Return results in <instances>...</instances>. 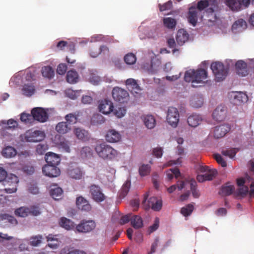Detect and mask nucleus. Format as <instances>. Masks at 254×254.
Instances as JSON below:
<instances>
[{
	"instance_id": "1",
	"label": "nucleus",
	"mask_w": 254,
	"mask_h": 254,
	"mask_svg": "<svg viewBox=\"0 0 254 254\" xmlns=\"http://www.w3.org/2000/svg\"><path fill=\"white\" fill-rule=\"evenodd\" d=\"M207 77V72L202 68H198L195 70L190 69L185 72L184 79L186 82L192 83H200Z\"/></svg>"
},
{
	"instance_id": "2",
	"label": "nucleus",
	"mask_w": 254,
	"mask_h": 254,
	"mask_svg": "<svg viewBox=\"0 0 254 254\" xmlns=\"http://www.w3.org/2000/svg\"><path fill=\"white\" fill-rule=\"evenodd\" d=\"M95 150L99 156L104 159L111 160L118 154L116 150L105 142L97 144Z\"/></svg>"
},
{
	"instance_id": "3",
	"label": "nucleus",
	"mask_w": 254,
	"mask_h": 254,
	"mask_svg": "<svg viewBox=\"0 0 254 254\" xmlns=\"http://www.w3.org/2000/svg\"><path fill=\"white\" fill-rule=\"evenodd\" d=\"M211 69L215 75L217 81L223 80L227 75V69L224 67V64L221 62H216L212 63Z\"/></svg>"
},
{
	"instance_id": "4",
	"label": "nucleus",
	"mask_w": 254,
	"mask_h": 254,
	"mask_svg": "<svg viewBox=\"0 0 254 254\" xmlns=\"http://www.w3.org/2000/svg\"><path fill=\"white\" fill-rule=\"evenodd\" d=\"M148 195H144V199L142 201V204L145 210H148L151 208L155 211H160L162 207V201L161 199L156 197H151L149 198L147 202L146 200Z\"/></svg>"
},
{
	"instance_id": "5",
	"label": "nucleus",
	"mask_w": 254,
	"mask_h": 254,
	"mask_svg": "<svg viewBox=\"0 0 254 254\" xmlns=\"http://www.w3.org/2000/svg\"><path fill=\"white\" fill-rule=\"evenodd\" d=\"M209 7L206 9V12L207 13H213L214 11L218 10V3L217 0H200L197 2V10L201 11L205 8Z\"/></svg>"
},
{
	"instance_id": "6",
	"label": "nucleus",
	"mask_w": 254,
	"mask_h": 254,
	"mask_svg": "<svg viewBox=\"0 0 254 254\" xmlns=\"http://www.w3.org/2000/svg\"><path fill=\"white\" fill-rule=\"evenodd\" d=\"M24 136L27 142H39L44 139L45 134L40 130L30 129L26 131Z\"/></svg>"
},
{
	"instance_id": "7",
	"label": "nucleus",
	"mask_w": 254,
	"mask_h": 254,
	"mask_svg": "<svg viewBox=\"0 0 254 254\" xmlns=\"http://www.w3.org/2000/svg\"><path fill=\"white\" fill-rule=\"evenodd\" d=\"M180 115L178 109L173 107H170L168 109L167 121L173 127L178 126Z\"/></svg>"
},
{
	"instance_id": "8",
	"label": "nucleus",
	"mask_w": 254,
	"mask_h": 254,
	"mask_svg": "<svg viewBox=\"0 0 254 254\" xmlns=\"http://www.w3.org/2000/svg\"><path fill=\"white\" fill-rule=\"evenodd\" d=\"M187 185H189L193 197L197 198L200 196V193L197 189V183L194 179L190 181H181L177 184V188L181 190Z\"/></svg>"
},
{
	"instance_id": "9",
	"label": "nucleus",
	"mask_w": 254,
	"mask_h": 254,
	"mask_svg": "<svg viewBox=\"0 0 254 254\" xmlns=\"http://www.w3.org/2000/svg\"><path fill=\"white\" fill-rule=\"evenodd\" d=\"M112 96L115 101L124 103L127 101L129 94L126 90L119 87H115L112 90Z\"/></svg>"
},
{
	"instance_id": "10",
	"label": "nucleus",
	"mask_w": 254,
	"mask_h": 254,
	"mask_svg": "<svg viewBox=\"0 0 254 254\" xmlns=\"http://www.w3.org/2000/svg\"><path fill=\"white\" fill-rule=\"evenodd\" d=\"M89 192L92 198L97 202H101L106 199V196L102 192L100 187L96 185H92L89 188Z\"/></svg>"
},
{
	"instance_id": "11",
	"label": "nucleus",
	"mask_w": 254,
	"mask_h": 254,
	"mask_svg": "<svg viewBox=\"0 0 254 254\" xmlns=\"http://www.w3.org/2000/svg\"><path fill=\"white\" fill-rule=\"evenodd\" d=\"M31 114L33 115L35 121L40 123H45L48 119V115L47 111L42 108L36 107L31 110Z\"/></svg>"
},
{
	"instance_id": "12",
	"label": "nucleus",
	"mask_w": 254,
	"mask_h": 254,
	"mask_svg": "<svg viewBox=\"0 0 254 254\" xmlns=\"http://www.w3.org/2000/svg\"><path fill=\"white\" fill-rule=\"evenodd\" d=\"M5 182L10 186V187L3 190L6 193H11L16 191L17 184L19 182L18 178L16 176L10 174Z\"/></svg>"
},
{
	"instance_id": "13",
	"label": "nucleus",
	"mask_w": 254,
	"mask_h": 254,
	"mask_svg": "<svg viewBox=\"0 0 254 254\" xmlns=\"http://www.w3.org/2000/svg\"><path fill=\"white\" fill-rule=\"evenodd\" d=\"M42 171L45 176L51 178L57 177L61 174V170L57 166L48 164L43 167Z\"/></svg>"
},
{
	"instance_id": "14",
	"label": "nucleus",
	"mask_w": 254,
	"mask_h": 254,
	"mask_svg": "<svg viewBox=\"0 0 254 254\" xmlns=\"http://www.w3.org/2000/svg\"><path fill=\"white\" fill-rule=\"evenodd\" d=\"M84 173L81 168L77 165L69 166L67 170V176L75 180H80L82 178Z\"/></svg>"
},
{
	"instance_id": "15",
	"label": "nucleus",
	"mask_w": 254,
	"mask_h": 254,
	"mask_svg": "<svg viewBox=\"0 0 254 254\" xmlns=\"http://www.w3.org/2000/svg\"><path fill=\"white\" fill-rule=\"evenodd\" d=\"M96 227L95 223L92 221H82L77 225L76 229L79 232L87 233L93 230Z\"/></svg>"
},
{
	"instance_id": "16",
	"label": "nucleus",
	"mask_w": 254,
	"mask_h": 254,
	"mask_svg": "<svg viewBox=\"0 0 254 254\" xmlns=\"http://www.w3.org/2000/svg\"><path fill=\"white\" fill-rule=\"evenodd\" d=\"M226 108L224 106L219 105L213 113V119L218 122L223 121L226 117Z\"/></svg>"
},
{
	"instance_id": "17",
	"label": "nucleus",
	"mask_w": 254,
	"mask_h": 254,
	"mask_svg": "<svg viewBox=\"0 0 254 254\" xmlns=\"http://www.w3.org/2000/svg\"><path fill=\"white\" fill-rule=\"evenodd\" d=\"M114 106L112 102L109 100L101 101L99 105L100 112L105 115H107L113 111Z\"/></svg>"
},
{
	"instance_id": "18",
	"label": "nucleus",
	"mask_w": 254,
	"mask_h": 254,
	"mask_svg": "<svg viewBox=\"0 0 254 254\" xmlns=\"http://www.w3.org/2000/svg\"><path fill=\"white\" fill-rule=\"evenodd\" d=\"M230 129V127L226 124L216 127L214 130V136L216 138L223 137L229 131Z\"/></svg>"
},
{
	"instance_id": "19",
	"label": "nucleus",
	"mask_w": 254,
	"mask_h": 254,
	"mask_svg": "<svg viewBox=\"0 0 254 254\" xmlns=\"http://www.w3.org/2000/svg\"><path fill=\"white\" fill-rule=\"evenodd\" d=\"M231 98H233L235 104L246 102L248 100L247 95L242 92H232L230 94Z\"/></svg>"
},
{
	"instance_id": "20",
	"label": "nucleus",
	"mask_w": 254,
	"mask_h": 254,
	"mask_svg": "<svg viewBox=\"0 0 254 254\" xmlns=\"http://www.w3.org/2000/svg\"><path fill=\"white\" fill-rule=\"evenodd\" d=\"M199 170L201 172L205 173V180L207 181L212 180L217 175L218 172L216 169H210L207 166H200Z\"/></svg>"
},
{
	"instance_id": "21",
	"label": "nucleus",
	"mask_w": 254,
	"mask_h": 254,
	"mask_svg": "<svg viewBox=\"0 0 254 254\" xmlns=\"http://www.w3.org/2000/svg\"><path fill=\"white\" fill-rule=\"evenodd\" d=\"M76 204L79 209L88 212L91 209V206L89 201L82 196L76 198Z\"/></svg>"
},
{
	"instance_id": "22",
	"label": "nucleus",
	"mask_w": 254,
	"mask_h": 254,
	"mask_svg": "<svg viewBox=\"0 0 254 254\" xmlns=\"http://www.w3.org/2000/svg\"><path fill=\"white\" fill-rule=\"evenodd\" d=\"M237 73L241 76H245L248 74L247 64L244 61H238L235 64Z\"/></svg>"
},
{
	"instance_id": "23",
	"label": "nucleus",
	"mask_w": 254,
	"mask_h": 254,
	"mask_svg": "<svg viewBox=\"0 0 254 254\" xmlns=\"http://www.w3.org/2000/svg\"><path fill=\"white\" fill-rule=\"evenodd\" d=\"M45 160L48 165L58 166L61 161L60 156L53 152H48L45 157Z\"/></svg>"
},
{
	"instance_id": "24",
	"label": "nucleus",
	"mask_w": 254,
	"mask_h": 254,
	"mask_svg": "<svg viewBox=\"0 0 254 254\" xmlns=\"http://www.w3.org/2000/svg\"><path fill=\"white\" fill-rule=\"evenodd\" d=\"M126 83L127 89L133 94H138L141 90L136 81L134 79H127Z\"/></svg>"
},
{
	"instance_id": "25",
	"label": "nucleus",
	"mask_w": 254,
	"mask_h": 254,
	"mask_svg": "<svg viewBox=\"0 0 254 254\" xmlns=\"http://www.w3.org/2000/svg\"><path fill=\"white\" fill-rule=\"evenodd\" d=\"M17 223V220L13 216L6 214H0V225L5 226L9 224L16 225Z\"/></svg>"
},
{
	"instance_id": "26",
	"label": "nucleus",
	"mask_w": 254,
	"mask_h": 254,
	"mask_svg": "<svg viewBox=\"0 0 254 254\" xmlns=\"http://www.w3.org/2000/svg\"><path fill=\"white\" fill-rule=\"evenodd\" d=\"M105 138L108 142H117L121 139V136L119 132L114 129H111L107 132Z\"/></svg>"
},
{
	"instance_id": "27",
	"label": "nucleus",
	"mask_w": 254,
	"mask_h": 254,
	"mask_svg": "<svg viewBox=\"0 0 254 254\" xmlns=\"http://www.w3.org/2000/svg\"><path fill=\"white\" fill-rule=\"evenodd\" d=\"M188 19L192 26L196 25L197 21V10L195 7L191 6L189 8Z\"/></svg>"
},
{
	"instance_id": "28",
	"label": "nucleus",
	"mask_w": 254,
	"mask_h": 254,
	"mask_svg": "<svg viewBox=\"0 0 254 254\" xmlns=\"http://www.w3.org/2000/svg\"><path fill=\"white\" fill-rule=\"evenodd\" d=\"M189 38V35L187 32L183 29L179 30L176 36V40L180 45H183L187 42Z\"/></svg>"
},
{
	"instance_id": "29",
	"label": "nucleus",
	"mask_w": 254,
	"mask_h": 254,
	"mask_svg": "<svg viewBox=\"0 0 254 254\" xmlns=\"http://www.w3.org/2000/svg\"><path fill=\"white\" fill-rule=\"evenodd\" d=\"M202 121V118L199 115L193 114L190 115L187 120L188 123L190 127H196Z\"/></svg>"
},
{
	"instance_id": "30",
	"label": "nucleus",
	"mask_w": 254,
	"mask_h": 254,
	"mask_svg": "<svg viewBox=\"0 0 254 254\" xmlns=\"http://www.w3.org/2000/svg\"><path fill=\"white\" fill-rule=\"evenodd\" d=\"M55 129L59 133L64 134L70 130L71 127L67 124V122H62L57 125Z\"/></svg>"
},
{
	"instance_id": "31",
	"label": "nucleus",
	"mask_w": 254,
	"mask_h": 254,
	"mask_svg": "<svg viewBox=\"0 0 254 254\" xmlns=\"http://www.w3.org/2000/svg\"><path fill=\"white\" fill-rule=\"evenodd\" d=\"M235 190L233 185H230L227 183L221 187L219 194L223 196H229L233 193Z\"/></svg>"
},
{
	"instance_id": "32",
	"label": "nucleus",
	"mask_w": 254,
	"mask_h": 254,
	"mask_svg": "<svg viewBox=\"0 0 254 254\" xmlns=\"http://www.w3.org/2000/svg\"><path fill=\"white\" fill-rule=\"evenodd\" d=\"M66 79L69 83L74 84L78 81L79 75L75 70H70L67 72Z\"/></svg>"
},
{
	"instance_id": "33",
	"label": "nucleus",
	"mask_w": 254,
	"mask_h": 254,
	"mask_svg": "<svg viewBox=\"0 0 254 254\" xmlns=\"http://www.w3.org/2000/svg\"><path fill=\"white\" fill-rule=\"evenodd\" d=\"M247 24L245 20L243 19H239L236 20L232 25V29L233 31H240L246 29Z\"/></svg>"
},
{
	"instance_id": "34",
	"label": "nucleus",
	"mask_w": 254,
	"mask_h": 254,
	"mask_svg": "<svg viewBox=\"0 0 254 254\" xmlns=\"http://www.w3.org/2000/svg\"><path fill=\"white\" fill-rule=\"evenodd\" d=\"M225 3L233 11H239L242 8L240 0H225Z\"/></svg>"
},
{
	"instance_id": "35",
	"label": "nucleus",
	"mask_w": 254,
	"mask_h": 254,
	"mask_svg": "<svg viewBox=\"0 0 254 254\" xmlns=\"http://www.w3.org/2000/svg\"><path fill=\"white\" fill-rule=\"evenodd\" d=\"M79 116L80 112H79L68 114L64 117L65 122H67V124L70 126L71 125L75 124L77 122Z\"/></svg>"
},
{
	"instance_id": "36",
	"label": "nucleus",
	"mask_w": 254,
	"mask_h": 254,
	"mask_svg": "<svg viewBox=\"0 0 254 254\" xmlns=\"http://www.w3.org/2000/svg\"><path fill=\"white\" fill-rule=\"evenodd\" d=\"M143 120L145 126L149 129H152L155 126L156 120L152 115L145 116Z\"/></svg>"
},
{
	"instance_id": "37",
	"label": "nucleus",
	"mask_w": 254,
	"mask_h": 254,
	"mask_svg": "<svg viewBox=\"0 0 254 254\" xmlns=\"http://www.w3.org/2000/svg\"><path fill=\"white\" fill-rule=\"evenodd\" d=\"M131 225L135 229L143 227V221L141 217L138 215H133L131 218Z\"/></svg>"
},
{
	"instance_id": "38",
	"label": "nucleus",
	"mask_w": 254,
	"mask_h": 254,
	"mask_svg": "<svg viewBox=\"0 0 254 254\" xmlns=\"http://www.w3.org/2000/svg\"><path fill=\"white\" fill-rule=\"evenodd\" d=\"M60 225L65 229L69 230L74 228V223L70 220L65 217H62L59 222Z\"/></svg>"
},
{
	"instance_id": "39",
	"label": "nucleus",
	"mask_w": 254,
	"mask_h": 254,
	"mask_svg": "<svg viewBox=\"0 0 254 254\" xmlns=\"http://www.w3.org/2000/svg\"><path fill=\"white\" fill-rule=\"evenodd\" d=\"M42 75L48 79H52L54 77L55 72L53 68L50 66H45L42 68Z\"/></svg>"
},
{
	"instance_id": "40",
	"label": "nucleus",
	"mask_w": 254,
	"mask_h": 254,
	"mask_svg": "<svg viewBox=\"0 0 254 254\" xmlns=\"http://www.w3.org/2000/svg\"><path fill=\"white\" fill-rule=\"evenodd\" d=\"M20 120L22 122L26 125H32L34 122L35 120L33 115L31 113L27 114L23 113L21 114Z\"/></svg>"
},
{
	"instance_id": "41",
	"label": "nucleus",
	"mask_w": 254,
	"mask_h": 254,
	"mask_svg": "<svg viewBox=\"0 0 254 254\" xmlns=\"http://www.w3.org/2000/svg\"><path fill=\"white\" fill-rule=\"evenodd\" d=\"M74 133L78 139L83 141L88 138V133L84 129L76 128L74 130Z\"/></svg>"
},
{
	"instance_id": "42",
	"label": "nucleus",
	"mask_w": 254,
	"mask_h": 254,
	"mask_svg": "<svg viewBox=\"0 0 254 254\" xmlns=\"http://www.w3.org/2000/svg\"><path fill=\"white\" fill-rule=\"evenodd\" d=\"M17 151L11 146H6L2 151V155L6 158H11L16 155Z\"/></svg>"
},
{
	"instance_id": "43",
	"label": "nucleus",
	"mask_w": 254,
	"mask_h": 254,
	"mask_svg": "<svg viewBox=\"0 0 254 254\" xmlns=\"http://www.w3.org/2000/svg\"><path fill=\"white\" fill-rule=\"evenodd\" d=\"M164 26L168 29H172L175 28L177 24V20L171 17H165L163 19Z\"/></svg>"
},
{
	"instance_id": "44",
	"label": "nucleus",
	"mask_w": 254,
	"mask_h": 254,
	"mask_svg": "<svg viewBox=\"0 0 254 254\" xmlns=\"http://www.w3.org/2000/svg\"><path fill=\"white\" fill-rule=\"evenodd\" d=\"M63 192L62 189L56 186L54 188H52L50 190L51 196L55 200H58L61 198Z\"/></svg>"
},
{
	"instance_id": "45",
	"label": "nucleus",
	"mask_w": 254,
	"mask_h": 254,
	"mask_svg": "<svg viewBox=\"0 0 254 254\" xmlns=\"http://www.w3.org/2000/svg\"><path fill=\"white\" fill-rule=\"evenodd\" d=\"M203 103V99L202 97L194 96L192 97L190 100V105L194 108H199L202 106Z\"/></svg>"
},
{
	"instance_id": "46",
	"label": "nucleus",
	"mask_w": 254,
	"mask_h": 254,
	"mask_svg": "<svg viewBox=\"0 0 254 254\" xmlns=\"http://www.w3.org/2000/svg\"><path fill=\"white\" fill-rule=\"evenodd\" d=\"M138 172L141 177L147 176L151 172V166L148 164H142L139 167Z\"/></svg>"
},
{
	"instance_id": "47",
	"label": "nucleus",
	"mask_w": 254,
	"mask_h": 254,
	"mask_svg": "<svg viewBox=\"0 0 254 254\" xmlns=\"http://www.w3.org/2000/svg\"><path fill=\"white\" fill-rule=\"evenodd\" d=\"M130 187V181H127L126 183L123 185L121 191L119 194V197L121 198H124L127 194L129 191Z\"/></svg>"
},
{
	"instance_id": "48",
	"label": "nucleus",
	"mask_w": 254,
	"mask_h": 254,
	"mask_svg": "<svg viewBox=\"0 0 254 254\" xmlns=\"http://www.w3.org/2000/svg\"><path fill=\"white\" fill-rule=\"evenodd\" d=\"M35 87L32 85L25 84L23 86L22 91L23 94L27 96H31L35 92Z\"/></svg>"
},
{
	"instance_id": "49",
	"label": "nucleus",
	"mask_w": 254,
	"mask_h": 254,
	"mask_svg": "<svg viewBox=\"0 0 254 254\" xmlns=\"http://www.w3.org/2000/svg\"><path fill=\"white\" fill-rule=\"evenodd\" d=\"M28 207H21L15 210V214L16 216L25 217L29 215Z\"/></svg>"
},
{
	"instance_id": "50",
	"label": "nucleus",
	"mask_w": 254,
	"mask_h": 254,
	"mask_svg": "<svg viewBox=\"0 0 254 254\" xmlns=\"http://www.w3.org/2000/svg\"><path fill=\"white\" fill-rule=\"evenodd\" d=\"M239 150V149L238 148H233L231 149L223 150L221 153L223 155L232 158L235 157Z\"/></svg>"
},
{
	"instance_id": "51",
	"label": "nucleus",
	"mask_w": 254,
	"mask_h": 254,
	"mask_svg": "<svg viewBox=\"0 0 254 254\" xmlns=\"http://www.w3.org/2000/svg\"><path fill=\"white\" fill-rule=\"evenodd\" d=\"M92 149L88 146L83 147L80 151V155L82 158H90L92 156Z\"/></svg>"
},
{
	"instance_id": "52",
	"label": "nucleus",
	"mask_w": 254,
	"mask_h": 254,
	"mask_svg": "<svg viewBox=\"0 0 254 254\" xmlns=\"http://www.w3.org/2000/svg\"><path fill=\"white\" fill-rule=\"evenodd\" d=\"M193 206L191 204H189L182 208L181 212L185 216L190 215L193 210Z\"/></svg>"
},
{
	"instance_id": "53",
	"label": "nucleus",
	"mask_w": 254,
	"mask_h": 254,
	"mask_svg": "<svg viewBox=\"0 0 254 254\" xmlns=\"http://www.w3.org/2000/svg\"><path fill=\"white\" fill-rule=\"evenodd\" d=\"M124 61L127 64H133L136 62V56L132 53H128L125 56Z\"/></svg>"
},
{
	"instance_id": "54",
	"label": "nucleus",
	"mask_w": 254,
	"mask_h": 254,
	"mask_svg": "<svg viewBox=\"0 0 254 254\" xmlns=\"http://www.w3.org/2000/svg\"><path fill=\"white\" fill-rule=\"evenodd\" d=\"M158 7L159 8V10L161 12L171 9L173 7L172 1L170 0L162 4L159 3L158 4Z\"/></svg>"
},
{
	"instance_id": "55",
	"label": "nucleus",
	"mask_w": 254,
	"mask_h": 254,
	"mask_svg": "<svg viewBox=\"0 0 254 254\" xmlns=\"http://www.w3.org/2000/svg\"><path fill=\"white\" fill-rule=\"evenodd\" d=\"M249 192V188L247 186L240 187L236 192L237 196L245 197Z\"/></svg>"
},
{
	"instance_id": "56",
	"label": "nucleus",
	"mask_w": 254,
	"mask_h": 254,
	"mask_svg": "<svg viewBox=\"0 0 254 254\" xmlns=\"http://www.w3.org/2000/svg\"><path fill=\"white\" fill-rule=\"evenodd\" d=\"M29 215L33 216H38L41 214V211L39 207L37 205H32L28 207Z\"/></svg>"
},
{
	"instance_id": "57",
	"label": "nucleus",
	"mask_w": 254,
	"mask_h": 254,
	"mask_svg": "<svg viewBox=\"0 0 254 254\" xmlns=\"http://www.w3.org/2000/svg\"><path fill=\"white\" fill-rule=\"evenodd\" d=\"M42 241V236H37L33 237L31 238L30 244L33 246H37L41 244Z\"/></svg>"
},
{
	"instance_id": "58",
	"label": "nucleus",
	"mask_w": 254,
	"mask_h": 254,
	"mask_svg": "<svg viewBox=\"0 0 254 254\" xmlns=\"http://www.w3.org/2000/svg\"><path fill=\"white\" fill-rule=\"evenodd\" d=\"M59 146L60 148L63 149L65 152H70V143L68 141L64 140L61 141L59 144Z\"/></svg>"
},
{
	"instance_id": "59",
	"label": "nucleus",
	"mask_w": 254,
	"mask_h": 254,
	"mask_svg": "<svg viewBox=\"0 0 254 254\" xmlns=\"http://www.w3.org/2000/svg\"><path fill=\"white\" fill-rule=\"evenodd\" d=\"M159 219L156 217L154 220V224L150 226L148 229L149 234L156 231L159 227Z\"/></svg>"
},
{
	"instance_id": "60",
	"label": "nucleus",
	"mask_w": 254,
	"mask_h": 254,
	"mask_svg": "<svg viewBox=\"0 0 254 254\" xmlns=\"http://www.w3.org/2000/svg\"><path fill=\"white\" fill-rule=\"evenodd\" d=\"M67 70V66L65 64H60L57 67V72L60 74H64Z\"/></svg>"
},
{
	"instance_id": "61",
	"label": "nucleus",
	"mask_w": 254,
	"mask_h": 254,
	"mask_svg": "<svg viewBox=\"0 0 254 254\" xmlns=\"http://www.w3.org/2000/svg\"><path fill=\"white\" fill-rule=\"evenodd\" d=\"M214 158L217 162L222 167H225L227 166L226 162L223 159L222 156L218 154H215Z\"/></svg>"
},
{
	"instance_id": "62",
	"label": "nucleus",
	"mask_w": 254,
	"mask_h": 254,
	"mask_svg": "<svg viewBox=\"0 0 254 254\" xmlns=\"http://www.w3.org/2000/svg\"><path fill=\"white\" fill-rule=\"evenodd\" d=\"M17 122L13 120L10 119L7 122V127H5L7 129H14L18 127Z\"/></svg>"
},
{
	"instance_id": "63",
	"label": "nucleus",
	"mask_w": 254,
	"mask_h": 254,
	"mask_svg": "<svg viewBox=\"0 0 254 254\" xmlns=\"http://www.w3.org/2000/svg\"><path fill=\"white\" fill-rule=\"evenodd\" d=\"M159 242V239L158 237H157L155 239L154 242L152 244L151 247L150 252H148V254H152L156 252V248L158 246Z\"/></svg>"
},
{
	"instance_id": "64",
	"label": "nucleus",
	"mask_w": 254,
	"mask_h": 254,
	"mask_svg": "<svg viewBox=\"0 0 254 254\" xmlns=\"http://www.w3.org/2000/svg\"><path fill=\"white\" fill-rule=\"evenodd\" d=\"M126 113V110L123 108H119L118 110H116L114 114L118 118H121L124 117Z\"/></svg>"
}]
</instances>
